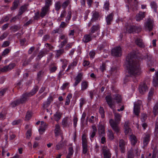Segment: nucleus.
Returning a JSON list of instances; mask_svg holds the SVG:
<instances>
[{
	"label": "nucleus",
	"mask_w": 158,
	"mask_h": 158,
	"mask_svg": "<svg viewBox=\"0 0 158 158\" xmlns=\"http://www.w3.org/2000/svg\"><path fill=\"white\" fill-rule=\"evenodd\" d=\"M126 64L128 73L131 76H135L141 73L140 64L135 54L131 53L128 55Z\"/></svg>",
	"instance_id": "nucleus-1"
},
{
	"label": "nucleus",
	"mask_w": 158,
	"mask_h": 158,
	"mask_svg": "<svg viewBox=\"0 0 158 158\" xmlns=\"http://www.w3.org/2000/svg\"><path fill=\"white\" fill-rule=\"evenodd\" d=\"M114 115L115 121L111 119L110 120L109 123L112 129L118 134L119 131L118 124L121 121L122 116L119 114L116 113H114Z\"/></svg>",
	"instance_id": "nucleus-2"
},
{
	"label": "nucleus",
	"mask_w": 158,
	"mask_h": 158,
	"mask_svg": "<svg viewBox=\"0 0 158 158\" xmlns=\"http://www.w3.org/2000/svg\"><path fill=\"white\" fill-rule=\"evenodd\" d=\"M154 21L153 19L148 18L144 23L145 30L149 31H152L155 27Z\"/></svg>",
	"instance_id": "nucleus-3"
},
{
	"label": "nucleus",
	"mask_w": 158,
	"mask_h": 158,
	"mask_svg": "<svg viewBox=\"0 0 158 158\" xmlns=\"http://www.w3.org/2000/svg\"><path fill=\"white\" fill-rule=\"evenodd\" d=\"M126 32L130 33L134 32H138L141 30V26L137 27L127 24L126 25Z\"/></svg>",
	"instance_id": "nucleus-4"
},
{
	"label": "nucleus",
	"mask_w": 158,
	"mask_h": 158,
	"mask_svg": "<svg viewBox=\"0 0 158 158\" xmlns=\"http://www.w3.org/2000/svg\"><path fill=\"white\" fill-rule=\"evenodd\" d=\"M27 94H28L27 93L23 94L20 99H17L11 103V105L13 107H14L20 103H24L26 101L28 98L30 97L27 95Z\"/></svg>",
	"instance_id": "nucleus-5"
},
{
	"label": "nucleus",
	"mask_w": 158,
	"mask_h": 158,
	"mask_svg": "<svg viewBox=\"0 0 158 158\" xmlns=\"http://www.w3.org/2000/svg\"><path fill=\"white\" fill-rule=\"evenodd\" d=\"M112 55L117 57H120L122 54V49L120 46L116 47L113 48L111 51Z\"/></svg>",
	"instance_id": "nucleus-6"
},
{
	"label": "nucleus",
	"mask_w": 158,
	"mask_h": 158,
	"mask_svg": "<svg viewBox=\"0 0 158 158\" xmlns=\"http://www.w3.org/2000/svg\"><path fill=\"white\" fill-rule=\"evenodd\" d=\"M141 103V101L138 100L134 103V112L136 115H138L140 112V106Z\"/></svg>",
	"instance_id": "nucleus-7"
},
{
	"label": "nucleus",
	"mask_w": 158,
	"mask_h": 158,
	"mask_svg": "<svg viewBox=\"0 0 158 158\" xmlns=\"http://www.w3.org/2000/svg\"><path fill=\"white\" fill-rule=\"evenodd\" d=\"M151 134L149 133H146L143 136V143L144 146H146L148 144L150 139Z\"/></svg>",
	"instance_id": "nucleus-8"
},
{
	"label": "nucleus",
	"mask_w": 158,
	"mask_h": 158,
	"mask_svg": "<svg viewBox=\"0 0 158 158\" xmlns=\"http://www.w3.org/2000/svg\"><path fill=\"white\" fill-rule=\"evenodd\" d=\"M61 124L63 127H68L72 124V121L68 117H66L62 119Z\"/></svg>",
	"instance_id": "nucleus-9"
},
{
	"label": "nucleus",
	"mask_w": 158,
	"mask_h": 158,
	"mask_svg": "<svg viewBox=\"0 0 158 158\" xmlns=\"http://www.w3.org/2000/svg\"><path fill=\"white\" fill-rule=\"evenodd\" d=\"M106 99L109 107L112 109L114 108L115 102L113 101L110 95H107L106 97Z\"/></svg>",
	"instance_id": "nucleus-10"
},
{
	"label": "nucleus",
	"mask_w": 158,
	"mask_h": 158,
	"mask_svg": "<svg viewBox=\"0 0 158 158\" xmlns=\"http://www.w3.org/2000/svg\"><path fill=\"white\" fill-rule=\"evenodd\" d=\"M16 66L15 63H11L7 66H6L3 68H1L2 70V72H4L9 71L13 69Z\"/></svg>",
	"instance_id": "nucleus-11"
},
{
	"label": "nucleus",
	"mask_w": 158,
	"mask_h": 158,
	"mask_svg": "<svg viewBox=\"0 0 158 158\" xmlns=\"http://www.w3.org/2000/svg\"><path fill=\"white\" fill-rule=\"evenodd\" d=\"M95 37V36L94 35H92L89 32V34H86L84 36L82 40L85 43H87L92 40Z\"/></svg>",
	"instance_id": "nucleus-12"
},
{
	"label": "nucleus",
	"mask_w": 158,
	"mask_h": 158,
	"mask_svg": "<svg viewBox=\"0 0 158 158\" xmlns=\"http://www.w3.org/2000/svg\"><path fill=\"white\" fill-rule=\"evenodd\" d=\"M83 78L82 74L81 73H78L75 78V82L73 86L75 87L81 82Z\"/></svg>",
	"instance_id": "nucleus-13"
},
{
	"label": "nucleus",
	"mask_w": 158,
	"mask_h": 158,
	"mask_svg": "<svg viewBox=\"0 0 158 158\" xmlns=\"http://www.w3.org/2000/svg\"><path fill=\"white\" fill-rule=\"evenodd\" d=\"M127 1L131 7L132 8L133 10L137 9V0H127Z\"/></svg>",
	"instance_id": "nucleus-14"
},
{
	"label": "nucleus",
	"mask_w": 158,
	"mask_h": 158,
	"mask_svg": "<svg viewBox=\"0 0 158 158\" xmlns=\"http://www.w3.org/2000/svg\"><path fill=\"white\" fill-rule=\"evenodd\" d=\"M50 8H48L44 6L41 9L40 16L43 18L46 15L48 14Z\"/></svg>",
	"instance_id": "nucleus-15"
},
{
	"label": "nucleus",
	"mask_w": 158,
	"mask_h": 158,
	"mask_svg": "<svg viewBox=\"0 0 158 158\" xmlns=\"http://www.w3.org/2000/svg\"><path fill=\"white\" fill-rule=\"evenodd\" d=\"M61 140L56 146V149L59 150L65 146L64 142H63L64 137L63 135H61Z\"/></svg>",
	"instance_id": "nucleus-16"
},
{
	"label": "nucleus",
	"mask_w": 158,
	"mask_h": 158,
	"mask_svg": "<svg viewBox=\"0 0 158 158\" xmlns=\"http://www.w3.org/2000/svg\"><path fill=\"white\" fill-rule=\"evenodd\" d=\"M103 153L104 154V158H110L111 154L110 153L108 148L106 147H103L102 148Z\"/></svg>",
	"instance_id": "nucleus-17"
},
{
	"label": "nucleus",
	"mask_w": 158,
	"mask_h": 158,
	"mask_svg": "<svg viewBox=\"0 0 158 158\" xmlns=\"http://www.w3.org/2000/svg\"><path fill=\"white\" fill-rule=\"evenodd\" d=\"M119 146L121 153H124L125 151V143L123 139L120 140L119 142Z\"/></svg>",
	"instance_id": "nucleus-18"
},
{
	"label": "nucleus",
	"mask_w": 158,
	"mask_h": 158,
	"mask_svg": "<svg viewBox=\"0 0 158 158\" xmlns=\"http://www.w3.org/2000/svg\"><path fill=\"white\" fill-rule=\"evenodd\" d=\"M148 87L145 84H141L139 88V91L141 94H143L147 90Z\"/></svg>",
	"instance_id": "nucleus-19"
},
{
	"label": "nucleus",
	"mask_w": 158,
	"mask_h": 158,
	"mask_svg": "<svg viewBox=\"0 0 158 158\" xmlns=\"http://www.w3.org/2000/svg\"><path fill=\"white\" fill-rule=\"evenodd\" d=\"M53 101V98L52 96L49 97L47 101L44 102L43 105V106L44 109H46L50 105L51 103Z\"/></svg>",
	"instance_id": "nucleus-20"
},
{
	"label": "nucleus",
	"mask_w": 158,
	"mask_h": 158,
	"mask_svg": "<svg viewBox=\"0 0 158 158\" xmlns=\"http://www.w3.org/2000/svg\"><path fill=\"white\" fill-rule=\"evenodd\" d=\"M135 42L136 44L139 47L143 48L144 47V44L141 38H137L135 40Z\"/></svg>",
	"instance_id": "nucleus-21"
},
{
	"label": "nucleus",
	"mask_w": 158,
	"mask_h": 158,
	"mask_svg": "<svg viewBox=\"0 0 158 158\" xmlns=\"http://www.w3.org/2000/svg\"><path fill=\"white\" fill-rule=\"evenodd\" d=\"M145 12H139L136 15L135 19L137 21H139L145 17Z\"/></svg>",
	"instance_id": "nucleus-22"
},
{
	"label": "nucleus",
	"mask_w": 158,
	"mask_h": 158,
	"mask_svg": "<svg viewBox=\"0 0 158 158\" xmlns=\"http://www.w3.org/2000/svg\"><path fill=\"white\" fill-rule=\"evenodd\" d=\"M41 123V126L39 129V131L40 134H42L45 130L47 125L43 121H42Z\"/></svg>",
	"instance_id": "nucleus-23"
},
{
	"label": "nucleus",
	"mask_w": 158,
	"mask_h": 158,
	"mask_svg": "<svg viewBox=\"0 0 158 158\" xmlns=\"http://www.w3.org/2000/svg\"><path fill=\"white\" fill-rule=\"evenodd\" d=\"M55 127V128L54 130V132L55 134V136H56L59 135L61 136V135H62L61 134V131L60 125L57 124L56 125Z\"/></svg>",
	"instance_id": "nucleus-24"
},
{
	"label": "nucleus",
	"mask_w": 158,
	"mask_h": 158,
	"mask_svg": "<svg viewBox=\"0 0 158 158\" xmlns=\"http://www.w3.org/2000/svg\"><path fill=\"white\" fill-rule=\"evenodd\" d=\"M98 131L99 135L102 136L105 133L104 127L103 125L101 124L99 125L98 127Z\"/></svg>",
	"instance_id": "nucleus-25"
},
{
	"label": "nucleus",
	"mask_w": 158,
	"mask_h": 158,
	"mask_svg": "<svg viewBox=\"0 0 158 158\" xmlns=\"http://www.w3.org/2000/svg\"><path fill=\"white\" fill-rule=\"evenodd\" d=\"M81 90L84 91L87 89L89 86V82L87 81H84L81 83Z\"/></svg>",
	"instance_id": "nucleus-26"
},
{
	"label": "nucleus",
	"mask_w": 158,
	"mask_h": 158,
	"mask_svg": "<svg viewBox=\"0 0 158 158\" xmlns=\"http://www.w3.org/2000/svg\"><path fill=\"white\" fill-rule=\"evenodd\" d=\"M39 89V87L38 86H35L30 92L27 93V95L30 97H31L36 93Z\"/></svg>",
	"instance_id": "nucleus-27"
},
{
	"label": "nucleus",
	"mask_w": 158,
	"mask_h": 158,
	"mask_svg": "<svg viewBox=\"0 0 158 158\" xmlns=\"http://www.w3.org/2000/svg\"><path fill=\"white\" fill-rule=\"evenodd\" d=\"M27 5L25 4L21 6L19 10V13L18 14V16L21 15L27 9Z\"/></svg>",
	"instance_id": "nucleus-28"
},
{
	"label": "nucleus",
	"mask_w": 158,
	"mask_h": 158,
	"mask_svg": "<svg viewBox=\"0 0 158 158\" xmlns=\"http://www.w3.org/2000/svg\"><path fill=\"white\" fill-rule=\"evenodd\" d=\"M92 130L91 131L90 133V138L91 140L93 139L96 135V132H97V128L94 126H92Z\"/></svg>",
	"instance_id": "nucleus-29"
},
{
	"label": "nucleus",
	"mask_w": 158,
	"mask_h": 158,
	"mask_svg": "<svg viewBox=\"0 0 158 158\" xmlns=\"http://www.w3.org/2000/svg\"><path fill=\"white\" fill-rule=\"evenodd\" d=\"M113 16L114 14L112 13L110 14L107 16L106 19L107 25H109L111 24V23L113 19Z\"/></svg>",
	"instance_id": "nucleus-30"
},
{
	"label": "nucleus",
	"mask_w": 158,
	"mask_h": 158,
	"mask_svg": "<svg viewBox=\"0 0 158 158\" xmlns=\"http://www.w3.org/2000/svg\"><path fill=\"white\" fill-rule=\"evenodd\" d=\"M153 84L155 87L158 86V72L156 73L155 74L153 77Z\"/></svg>",
	"instance_id": "nucleus-31"
},
{
	"label": "nucleus",
	"mask_w": 158,
	"mask_h": 158,
	"mask_svg": "<svg viewBox=\"0 0 158 158\" xmlns=\"http://www.w3.org/2000/svg\"><path fill=\"white\" fill-rule=\"evenodd\" d=\"M124 127L126 134H128L130 131H131V129L129 127V122L128 121H127L125 122Z\"/></svg>",
	"instance_id": "nucleus-32"
},
{
	"label": "nucleus",
	"mask_w": 158,
	"mask_h": 158,
	"mask_svg": "<svg viewBox=\"0 0 158 158\" xmlns=\"http://www.w3.org/2000/svg\"><path fill=\"white\" fill-rule=\"evenodd\" d=\"M99 26L98 25H93L89 30L90 33L93 35L96 31L99 29Z\"/></svg>",
	"instance_id": "nucleus-33"
},
{
	"label": "nucleus",
	"mask_w": 158,
	"mask_h": 158,
	"mask_svg": "<svg viewBox=\"0 0 158 158\" xmlns=\"http://www.w3.org/2000/svg\"><path fill=\"white\" fill-rule=\"evenodd\" d=\"M130 139L132 145H135L137 142V139L136 137L134 135H130Z\"/></svg>",
	"instance_id": "nucleus-34"
},
{
	"label": "nucleus",
	"mask_w": 158,
	"mask_h": 158,
	"mask_svg": "<svg viewBox=\"0 0 158 158\" xmlns=\"http://www.w3.org/2000/svg\"><path fill=\"white\" fill-rule=\"evenodd\" d=\"M114 99L116 101L117 103L121 102L122 100L121 96L118 94H115L113 96Z\"/></svg>",
	"instance_id": "nucleus-35"
},
{
	"label": "nucleus",
	"mask_w": 158,
	"mask_h": 158,
	"mask_svg": "<svg viewBox=\"0 0 158 158\" xmlns=\"http://www.w3.org/2000/svg\"><path fill=\"white\" fill-rule=\"evenodd\" d=\"M11 17V15L10 14H9L6 16L3 17L0 21V23H3L7 22L8 21L10 18Z\"/></svg>",
	"instance_id": "nucleus-36"
},
{
	"label": "nucleus",
	"mask_w": 158,
	"mask_h": 158,
	"mask_svg": "<svg viewBox=\"0 0 158 158\" xmlns=\"http://www.w3.org/2000/svg\"><path fill=\"white\" fill-rule=\"evenodd\" d=\"M99 13L98 12L95 11L93 12V17L91 19V21L95 22L98 20L99 17Z\"/></svg>",
	"instance_id": "nucleus-37"
},
{
	"label": "nucleus",
	"mask_w": 158,
	"mask_h": 158,
	"mask_svg": "<svg viewBox=\"0 0 158 158\" xmlns=\"http://www.w3.org/2000/svg\"><path fill=\"white\" fill-rule=\"evenodd\" d=\"M62 114L59 112H57L54 115V120L56 121H58L61 118Z\"/></svg>",
	"instance_id": "nucleus-38"
},
{
	"label": "nucleus",
	"mask_w": 158,
	"mask_h": 158,
	"mask_svg": "<svg viewBox=\"0 0 158 158\" xmlns=\"http://www.w3.org/2000/svg\"><path fill=\"white\" fill-rule=\"evenodd\" d=\"M57 69V66L55 63H52L50 66V71L51 73H54Z\"/></svg>",
	"instance_id": "nucleus-39"
},
{
	"label": "nucleus",
	"mask_w": 158,
	"mask_h": 158,
	"mask_svg": "<svg viewBox=\"0 0 158 158\" xmlns=\"http://www.w3.org/2000/svg\"><path fill=\"white\" fill-rule=\"evenodd\" d=\"M153 112L154 115L158 114V102H157L155 104L153 108Z\"/></svg>",
	"instance_id": "nucleus-40"
},
{
	"label": "nucleus",
	"mask_w": 158,
	"mask_h": 158,
	"mask_svg": "<svg viewBox=\"0 0 158 158\" xmlns=\"http://www.w3.org/2000/svg\"><path fill=\"white\" fill-rule=\"evenodd\" d=\"M19 2L17 0H15L13 2L12 6L11 7V10H14L16 9L18 6Z\"/></svg>",
	"instance_id": "nucleus-41"
},
{
	"label": "nucleus",
	"mask_w": 158,
	"mask_h": 158,
	"mask_svg": "<svg viewBox=\"0 0 158 158\" xmlns=\"http://www.w3.org/2000/svg\"><path fill=\"white\" fill-rule=\"evenodd\" d=\"M107 44L106 43H104L100 45L98 47V49L99 50H106V49L105 48H107Z\"/></svg>",
	"instance_id": "nucleus-42"
},
{
	"label": "nucleus",
	"mask_w": 158,
	"mask_h": 158,
	"mask_svg": "<svg viewBox=\"0 0 158 158\" xmlns=\"http://www.w3.org/2000/svg\"><path fill=\"white\" fill-rule=\"evenodd\" d=\"M150 6L151 8L154 9V11L156 12L157 8V5L156 3L154 1L151 2L150 3Z\"/></svg>",
	"instance_id": "nucleus-43"
},
{
	"label": "nucleus",
	"mask_w": 158,
	"mask_h": 158,
	"mask_svg": "<svg viewBox=\"0 0 158 158\" xmlns=\"http://www.w3.org/2000/svg\"><path fill=\"white\" fill-rule=\"evenodd\" d=\"M107 135L109 139L110 140H112L114 138V135L113 132L111 130H109L108 131Z\"/></svg>",
	"instance_id": "nucleus-44"
},
{
	"label": "nucleus",
	"mask_w": 158,
	"mask_h": 158,
	"mask_svg": "<svg viewBox=\"0 0 158 158\" xmlns=\"http://www.w3.org/2000/svg\"><path fill=\"white\" fill-rule=\"evenodd\" d=\"M52 0H45V6H44L48 8H50V7L52 4Z\"/></svg>",
	"instance_id": "nucleus-45"
},
{
	"label": "nucleus",
	"mask_w": 158,
	"mask_h": 158,
	"mask_svg": "<svg viewBox=\"0 0 158 158\" xmlns=\"http://www.w3.org/2000/svg\"><path fill=\"white\" fill-rule=\"evenodd\" d=\"M62 5L60 1L56 2L55 4V9L56 11H58L60 9Z\"/></svg>",
	"instance_id": "nucleus-46"
},
{
	"label": "nucleus",
	"mask_w": 158,
	"mask_h": 158,
	"mask_svg": "<svg viewBox=\"0 0 158 158\" xmlns=\"http://www.w3.org/2000/svg\"><path fill=\"white\" fill-rule=\"evenodd\" d=\"M82 146L83 148V153L85 154H86L88 151L87 148V144L84 142V144H82Z\"/></svg>",
	"instance_id": "nucleus-47"
},
{
	"label": "nucleus",
	"mask_w": 158,
	"mask_h": 158,
	"mask_svg": "<svg viewBox=\"0 0 158 158\" xmlns=\"http://www.w3.org/2000/svg\"><path fill=\"white\" fill-rule=\"evenodd\" d=\"M64 52L63 49H60L56 51V55L58 57L61 55Z\"/></svg>",
	"instance_id": "nucleus-48"
},
{
	"label": "nucleus",
	"mask_w": 158,
	"mask_h": 158,
	"mask_svg": "<svg viewBox=\"0 0 158 158\" xmlns=\"http://www.w3.org/2000/svg\"><path fill=\"white\" fill-rule=\"evenodd\" d=\"M71 94L68 95L66 98V101L65 103V105H68L69 104L70 102V98H72Z\"/></svg>",
	"instance_id": "nucleus-49"
},
{
	"label": "nucleus",
	"mask_w": 158,
	"mask_h": 158,
	"mask_svg": "<svg viewBox=\"0 0 158 158\" xmlns=\"http://www.w3.org/2000/svg\"><path fill=\"white\" fill-rule=\"evenodd\" d=\"M72 12L71 11H69L68 12L66 18V22H69V21L71 19L72 17Z\"/></svg>",
	"instance_id": "nucleus-50"
},
{
	"label": "nucleus",
	"mask_w": 158,
	"mask_h": 158,
	"mask_svg": "<svg viewBox=\"0 0 158 158\" xmlns=\"http://www.w3.org/2000/svg\"><path fill=\"white\" fill-rule=\"evenodd\" d=\"M70 2L69 0H66L64 2L62 5V7L63 9L66 8Z\"/></svg>",
	"instance_id": "nucleus-51"
},
{
	"label": "nucleus",
	"mask_w": 158,
	"mask_h": 158,
	"mask_svg": "<svg viewBox=\"0 0 158 158\" xmlns=\"http://www.w3.org/2000/svg\"><path fill=\"white\" fill-rule=\"evenodd\" d=\"M99 113L101 114V117L104 118L105 117V111H104L103 108L102 107H100L99 109Z\"/></svg>",
	"instance_id": "nucleus-52"
},
{
	"label": "nucleus",
	"mask_w": 158,
	"mask_h": 158,
	"mask_svg": "<svg viewBox=\"0 0 158 158\" xmlns=\"http://www.w3.org/2000/svg\"><path fill=\"white\" fill-rule=\"evenodd\" d=\"M43 73L44 72L42 71H40L38 72L37 73V80L39 81L40 80L41 77L43 76Z\"/></svg>",
	"instance_id": "nucleus-53"
},
{
	"label": "nucleus",
	"mask_w": 158,
	"mask_h": 158,
	"mask_svg": "<svg viewBox=\"0 0 158 158\" xmlns=\"http://www.w3.org/2000/svg\"><path fill=\"white\" fill-rule=\"evenodd\" d=\"M80 108H81L86 103L85 100L84 98H81L80 100Z\"/></svg>",
	"instance_id": "nucleus-54"
},
{
	"label": "nucleus",
	"mask_w": 158,
	"mask_h": 158,
	"mask_svg": "<svg viewBox=\"0 0 158 158\" xmlns=\"http://www.w3.org/2000/svg\"><path fill=\"white\" fill-rule=\"evenodd\" d=\"M153 94V89H151L149 93L148 96V99L149 101L151 100Z\"/></svg>",
	"instance_id": "nucleus-55"
},
{
	"label": "nucleus",
	"mask_w": 158,
	"mask_h": 158,
	"mask_svg": "<svg viewBox=\"0 0 158 158\" xmlns=\"http://www.w3.org/2000/svg\"><path fill=\"white\" fill-rule=\"evenodd\" d=\"M20 29V27L17 25H15L12 26L11 27V29L14 31H16L19 30Z\"/></svg>",
	"instance_id": "nucleus-56"
},
{
	"label": "nucleus",
	"mask_w": 158,
	"mask_h": 158,
	"mask_svg": "<svg viewBox=\"0 0 158 158\" xmlns=\"http://www.w3.org/2000/svg\"><path fill=\"white\" fill-rule=\"evenodd\" d=\"M109 2L106 1L104 4L103 8L106 10H109Z\"/></svg>",
	"instance_id": "nucleus-57"
},
{
	"label": "nucleus",
	"mask_w": 158,
	"mask_h": 158,
	"mask_svg": "<svg viewBox=\"0 0 158 158\" xmlns=\"http://www.w3.org/2000/svg\"><path fill=\"white\" fill-rule=\"evenodd\" d=\"M88 93L89 94V96L90 98L92 99L93 98L94 95L95 94V91L94 90H91L90 91H88Z\"/></svg>",
	"instance_id": "nucleus-58"
},
{
	"label": "nucleus",
	"mask_w": 158,
	"mask_h": 158,
	"mask_svg": "<svg viewBox=\"0 0 158 158\" xmlns=\"http://www.w3.org/2000/svg\"><path fill=\"white\" fill-rule=\"evenodd\" d=\"M31 113L29 112H27L25 120H28L31 118Z\"/></svg>",
	"instance_id": "nucleus-59"
},
{
	"label": "nucleus",
	"mask_w": 158,
	"mask_h": 158,
	"mask_svg": "<svg viewBox=\"0 0 158 158\" xmlns=\"http://www.w3.org/2000/svg\"><path fill=\"white\" fill-rule=\"evenodd\" d=\"M74 151L72 147H69V153L68 155L72 156L73 153Z\"/></svg>",
	"instance_id": "nucleus-60"
},
{
	"label": "nucleus",
	"mask_w": 158,
	"mask_h": 158,
	"mask_svg": "<svg viewBox=\"0 0 158 158\" xmlns=\"http://www.w3.org/2000/svg\"><path fill=\"white\" fill-rule=\"evenodd\" d=\"M45 55V52L44 51H41L40 52L38 55V58L39 59H40L41 58L43 57Z\"/></svg>",
	"instance_id": "nucleus-61"
},
{
	"label": "nucleus",
	"mask_w": 158,
	"mask_h": 158,
	"mask_svg": "<svg viewBox=\"0 0 158 158\" xmlns=\"http://www.w3.org/2000/svg\"><path fill=\"white\" fill-rule=\"evenodd\" d=\"M147 118V115L145 114H142L141 118V120L142 122H144Z\"/></svg>",
	"instance_id": "nucleus-62"
},
{
	"label": "nucleus",
	"mask_w": 158,
	"mask_h": 158,
	"mask_svg": "<svg viewBox=\"0 0 158 158\" xmlns=\"http://www.w3.org/2000/svg\"><path fill=\"white\" fill-rule=\"evenodd\" d=\"M10 43V41H5L3 42V44L2 45V47H7L9 46Z\"/></svg>",
	"instance_id": "nucleus-63"
},
{
	"label": "nucleus",
	"mask_w": 158,
	"mask_h": 158,
	"mask_svg": "<svg viewBox=\"0 0 158 158\" xmlns=\"http://www.w3.org/2000/svg\"><path fill=\"white\" fill-rule=\"evenodd\" d=\"M155 134L156 135V136L158 135V123H156L155 127Z\"/></svg>",
	"instance_id": "nucleus-64"
}]
</instances>
